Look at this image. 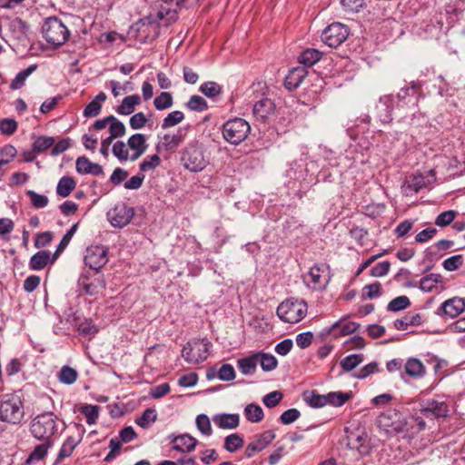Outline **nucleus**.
Segmentation results:
<instances>
[{"label": "nucleus", "instance_id": "obj_19", "mask_svg": "<svg viewBox=\"0 0 465 465\" xmlns=\"http://www.w3.org/2000/svg\"><path fill=\"white\" fill-rule=\"evenodd\" d=\"M465 310V301L462 298L454 297L445 301L439 308V314H444L450 318L459 316Z\"/></svg>", "mask_w": 465, "mask_h": 465}, {"label": "nucleus", "instance_id": "obj_25", "mask_svg": "<svg viewBox=\"0 0 465 465\" xmlns=\"http://www.w3.org/2000/svg\"><path fill=\"white\" fill-rule=\"evenodd\" d=\"M215 425L221 429H236L240 423V416L236 413H222L213 417Z\"/></svg>", "mask_w": 465, "mask_h": 465}, {"label": "nucleus", "instance_id": "obj_17", "mask_svg": "<svg viewBox=\"0 0 465 465\" xmlns=\"http://www.w3.org/2000/svg\"><path fill=\"white\" fill-rule=\"evenodd\" d=\"M358 328H360V324L354 322H347L342 323L341 321H338L334 322L331 327L324 328L321 331V335H333L334 338H338L340 336L351 334L355 332Z\"/></svg>", "mask_w": 465, "mask_h": 465}, {"label": "nucleus", "instance_id": "obj_20", "mask_svg": "<svg viewBox=\"0 0 465 465\" xmlns=\"http://www.w3.org/2000/svg\"><path fill=\"white\" fill-rule=\"evenodd\" d=\"M169 439H171L173 449L182 453L191 452L195 449L197 444V440L189 434H181L178 436L171 434Z\"/></svg>", "mask_w": 465, "mask_h": 465}, {"label": "nucleus", "instance_id": "obj_13", "mask_svg": "<svg viewBox=\"0 0 465 465\" xmlns=\"http://www.w3.org/2000/svg\"><path fill=\"white\" fill-rule=\"evenodd\" d=\"M420 411L424 417L429 419L444 418L448 415L449 406L440 399H430L422 401Z\"/></svg>", "mask_w": 465, "mask_h": 465}, {"label": "nucleus", "instance_id": "obj_53", "mask_svg": "<svg viewBox=\"0 0 465 465\" xmlns=\"http://www.w3.org/2000/svg\"><path fill=\"white\" fill-rule=\"evenodd\" d=\"M200 91L207 97L213 98L222 93V87L216 82H206L200 86Z\"/></svg>", "mask_w": 465, "mask_h": 465}, {"label": "nucleus", "instance_id": "obj_59", "mask_svg": "<svg viewBox=\"0 0 465 465\" xmlns=\"http://www.w3.org/2000/svg\"><path fill=\"white\" fill-rule=\"evenodd\" d=\"M381 295V284L379 282H376L371 284L366 285L362 289V298L363 299H373L380 297Z\"/></svg>", "mask_w": 465, "mask_h": 465}, {"label": "nucleus", "instance_id": "obj_35", "mask_svg": "<svg viewBox=\"0 0 465 465\" xmlns=\"http://www.w3.org/2000/svg\"><path fill=\"white\" fill-rule=\"evenodd\" d=\"M80 441L81 440H76L74 437L68 436L59 450L56 460L61 461L64 458L71 456L74 450L80 443Z\"/></svg>", "mask_w": 465, "mask_h": 465}, {"label": "nucleus", "instance_id": "obj_21", "mask_svg": "<svg viewBox=\"0 0 465 465\" xmlns=\"http://www.w3.org/2000/svg\"><path fill=\"white\" fill-rule=\"evenodd\" d=\"M308 71L304 66H297L292 68L284 80V86L290 91L295 90L302 83Z\"/></svg>", "mask_w": 465, "mask_h": 465}, {"label": "nucleus", "instance_id": "obj_39", "mask_svg": "<svg viewBox=\"0 0 465 465\" xmlns=\"http://www.w3.org/2000/svg\"><path fill=\"white\" fill-rule=\"evenodd\" d=\"M244 415L247 420L253 423L260 422L264 417L262 409L255 403H250L245 407Z\"/></svg>", "mask_w": 465, "mask_h": 465}, {"label": "nucleus", "instance_id": "obj_47", "mask_svg": "<svg viewBox=\"0 0 465 465\" xmlns=\"http://www.w3.org/2000/svg\"><path fill=\"white\" fill-rule=\"evenodd\" d=\"M77 377L76 370L67 365L61 368L58 375L59 381L67 385L73 384L77 380Z\"/></svg>", "mask_w": 465, "mask_h": 465}, {"label": "nucleus", "instance_id": "obj_3", "mask_svg": "<svg viewBox=\"0 0 465 465\" xmlns=\"http://www.w3.org/2000/svg\"><path fill=\"white\" fill-rule=\"evenodd\" d=\"M109 262V246L103 241L94 240L86 246L84 254V263L91 270L101 272Z\"/></svg>", "mask_w": 465, "mask_h": 465}, {"label": "nucleus", "instance_id": "obj_18", "mask_svg": "<svg viewBox=\"0 0 465 465\" xmlns=\"http://www.w3.org/2000/svg\"><path fill=\"white\" fill-rule=\"evenodd\" d=\"M397 99L398 109L408 108L415 112L418 106V94L414 85H412L411 88L401 89L397 95Z\"/></svg>", "mask_w": 465, "mask_h": 465}, {"label": "nucleus", "instance_id": "obj_15", "mask_svg": "<svg viewBox=\"0 0 465 465\" xmlns=\"http://www.w3.org/2000/svg\"><path fill=\"white\" fill-rule=\"evenodd\" d=\"M108 215L113 226L122 228L130 223L134 210L125 204H119L109 212Z\"/></svg>", "mask_w": 465, "mask_h": 465}, {"label": "nucleus", "instance_id": "obj_8", "mask_svg": "<svg viewBox=\"0 0 465 465\" xmlns=\"http://www.w3.org/2000/svg\"><path fill=\"white\" fill-rule=\"evenodd\" d=\"M211 347L212 343L207 339H194L183 345L182 356L186 362L198 364L207 359Z\"/></svg>", "mask_w": 465, "mask_h": 465}, {"label": "nucleus", "instance_id": "obj_23", "mask_svg": "<svg viewBox=\"0 0 465 465\" xmlns=\"http://www.w3.org/2000/svg\"><path fill=\"white\" fill-rule=\"evenodd\" d=\"M75 168L77 173L81 174L101 175L104 173L103 167L92 163L87 157L80 156L76 159Z\"/></svg>", "mask_w": 465, "mask_h": 465}, {"label": "nucleus", "instance_id": "obj_12", "mask_svg": "<svg viewBox=\"0 0 465 465\" xmlns=\"http://www.w3.org/2000/svg\"><path fill=\"white\" fill-rule=\"evenodd\" d=\"M350 30L347 25L341 23H332L322 34V42L331 48L341 45L349 36Z\"/></svg>", "mask_w": 465, "mask_h": 465}, {"label": "nucleus", "instance_id": "obj_6", "mask_svg": "<svg viewBox=\"0 0 465 465\" xmlns=\"http://www.w3.org/2000/svg\"><path fill=\"white\" fill-rule=\"evenodd\" d=\"M42 32L46 42L55 46L64 45L70 36L67 27L54 16L45 20Z\"/></svg>", "mask_w": 465, "mask_h": 465}, {"label": "nucleus", "instance_id": "obj_22", "mask_svg": "<svg viewBox=\"0 0 465 465\" xmlns=\"http://www.w3.org/2000/svg\"><path fill=\"white\" fill-rule=\"evenodd\" d=\"M127 145L134 151L131 154L130 160L136 161L141 155L144 153L147 149L146 137L143 134H134L131 135L127 141Z\"/></svg>", "mask_w": 465, "mask_h": 465}, {"label": "nucleus", "instance_id": "obj_31", "mask_svg": "<svg viewBox=\"0 0 465 465\" xmlns=\"http://www.w3.org/2000/svg\"><path fill=\"white\" fill-rule=\"evenodd\" d=\"M258 364L255 353L241 358L237 361V367L243 375H252L255 372Z\"/></svg>", "mask_w": 465, "mask_h": 465}, {"label": "nucleus", "instance_id": "obj_48", "mask_svg": "<svg viewBox=\"0 0 465 465\" xmlns=\"http://www.w3.org/2000/svg\"><path fill=\"white\" fill-rule=\"evenodd\" d=\"M173 103V96L168 92H163L153 100L154 107L159 111L166 110L172 107Z\"/></svg>", "mask_w": 465, "mask_h": 465}, {"label": "nucleus", "instance_id": "obj_2", "mask_svg": "<svg viewBox=\"0 0 465 465\" xmlns=\"http://www.w3.org/2000/svg\"><path fill=\"white\" fill-rule=\"evenodd\" d=\"M58 418L47 411L35 417L30 423V432L38 440H51L58 430Z\"/></svg>", "mask_w": 465, "mask_h": 465}, {"label": "nucleus", "instance_id": "obj_14", "mask_svg": "<svg viewBox=\"0 0 465 465\" xmlns=\"http://www.w3.org/2000/svg\"><path fill=\"white\" fill-rule=\"evenodd\" d=\"M184 137L185 134L181 129L174 134H165L156 144V151L173 153L183 143Z\"/></svg>", "mask_w": 465, "mask_h": 465}, {"label": "nucleus", "instance_id": "obj_44", "mask_svg": "<svg viewBox=\"0 0 465 465\" xmlns=\"http://www.w3.org/2000/svg\"><path fill=\"white\" fill-rule=\"evenodd\" d=\"M363 359L364 357L362 354H351L342 359L340 364L341 369L348 372L360 365L363 361Z\"/></svg>", "mask_w": 465, "mask_h": 465}, {"label": "nucleus", "instance_id": "obj_42", "mask_svg": "<svg viewBox=\"0 0 465 465\" xmlns=\"http://www.w3.org/2000/svg\"><path fill=\"white\" fill-rule=\"evenodd\" d=\"M442 282L440 274L430 273L423 276L420 281V288L423 292H430L436 287V284Z\"/></svg>", "mask_w": 465, "mask_h": 465}, {"label": "nucleus", "instance_id": "obj_28", "mask_svg": "<svg viewBox=\"0 0 465 465\" xmlns=\"http://www.w3.org/2000/svg\"><path fill=\"white\" fill-rule=\"evenodd\" d=\"M53 257L51 258V254L47 251H40L35 253L30 261L29 267L32 270L39 271L44 269L49 262H54Z\"/></svg>", "mask_w": 465, "mask_h": 465}, {"label": "nucleus", "instance_id": "obj_27", "mask_svg": "<svg viewBox=\"0 0 465 465\" xmlns=\"http://www.w3.org/2000/svg\"><path fill=\"white\" fill-rule=\"evenodd\" d=\"M106 98V94L104 92H100L95 98L85 106L83 112L84 116L86 118L97 116L101 112L102 104Z\"/></svg>", "mask_w": 465, "mask_h": 465}, {"label": "nucleus", "instance_id": "obj_34", "mask_svg": "<svg viewBox=\"0 0 465 465\" xmlns=\"http://www.w3.org/2000/svg\"><path fill=\"white\" fill-rule=\"evenodd\" d=\"M37 69L36 64H32L28 66L27 68L22 70L19 72L16 76L12 80L10 84V89L12 90H18L22 88L25 84V80L29 75H31L35 70Z\"/></svg>", "mask_w": 465, "mask_h": 465}, {"label": "nucleus", "instance_id": "obj_32", "mask_svg": "<svg viewBox=\"0 0 465 465\" xmlns=\"http://www.w3.org/2000/svg\"><path fill=\"white\" fill-rule=\"evenodd\" d=\"M322 53L317 49L309 48L304 50L299 56V62L307 67L312 66L322 58Z\"/></svg>", "mask_w": 465, "mask_h": 465}, {"label": "nucleus", "instance_id": "obj_10", "mask_svg": "<svg viewBox=\"0 0 465 465\" xmlns=\"http://www.w3.org/2000/svg\"><path fill=\"white\" fill-rule=\"evenodd\" d=\"M105 280L104 274L99 271L94 272L82 273L78 279V287L87 295L96 296L105 289Z\"/></svg>", "mask_w": 465, "mask_h": 465}, {"label": "nucleus", "instance_id": "obj_1", "mask_svg": "<svg viewBox=\"0 0 465 465\" xmlns=\"http://www.w3.org/2000/svg\"><path fill=\"white\" fill-rule=\"evenodd\" d=\"M25 418L24 402L16 393L5 394L0 400V420L18 425Z\"/></svg>", "mask_w": 465, "mask_h": 465}, {"label": "nucleus", "instance_id": "obj_58", "mask_svg": "<svg viewBox=\"0 0 465 465\" xmlns=\"http://www.w3.org/2000/svg\"><path fill=\"white\" fill-rule=\"evenodd\" d=\"M112 152L114 155L121 162L127 161L131 156L129 155V151L126 148V144L122 141H118L113 145Z\"/></svg>", "mask_w": 465, "mask_h": 465}, {"label": "nucleus", "instance_id": "obj_62", "mask_svg": "<svg viewBox=\"0 0 465 465\" xmlns=\"http://www.w3.org/2000/svg\"><path fill=\"white\" fill-rule=\"evenodd\" d=\"M217 377L221 381H230L235 378V371L232 364L224 363L218 371Z\"/></svg>", "mask_w": 465, "mask_h": 465}, {"label": "nucleus", "instance_id": "obj_40", "mask_svg": "<svg viewBox=\"0 0 465 465\" xmlns=\"http://www.w3.org/2000/svg\"><path fill=\"white\" fill-rule=\"evenodd\" d=\"M42 441L43 443L36 445L33 451L30 453L27 459V462L39 461L47 455L48 449L52 446V440Z\"/></svg>", "mask_w": 465, "mask_h": 465}, {"label": "nucleus", "instance_id": "obj_45", "mask_svg": "<svg viewBox=\"0 0 465 465\" xmlns=\"http://www.w3.org/2000/svg\"><path fill=\"white\" fill-rule=\"evenodd\" d=\"M243 446V438L237 434L232 433L224 439V449L229 452H235Z\"/></svg>", "mask_w": 465, "mask_h": 465}, {"label": "nucleus", "instance_id": "obj_51", "mask_svg": "<svg viewBox=\"0 0 465 465\" xmlns=\"http://www.w3.org/2000/svg\"><path fill=\"white\" fill-rule=\"evenodd\" d=\"M81 413H83L86 418V422L89 425L94 424L99 415V406L97 405H90L85 404L80 409Z\"/></svg>", "mask_w": 465, "mask_h": 465}, {"label": "nucleus", "instance_id": "obj_30", "mask_svg": "<svg viewBox=\"0 0 465 465\" xmlns=\"http://www.w3.org/2000/svg\"><path fill=\"white\" fill-rule=\"evenodd\" d=\"M141 104L138 94H132L124 97L122 104L117 107L116 112L122 115H129L134 112L135 106Z\"/></svg>", "mask_w": 465, "mask_h": 465}, {"label": "nucleus", "instance_id": "obj_43", "mask_svg": "<svg viewBox=\"0 0 465 465\" xmlns=\"http://www.w3.org/2000/svg\"><path fill=\"white\" fill-rule=\"evenodd\" d=\"M108 119L110 120V126H109V132L110 136L112 140L122 137L125 134V126L124 124L119 121L116 117L114 115H109Z\"/></svg>", "mask_w": 465, "mask_h": 465}, {"label": "nucleus", "instance_id": "obj_46", "mask_svg": "<svg viewBox=\"0 0 465 465\" xmlns=\"http://www.w3.org/2000/svg\"><path fill=\"white\" fill-rule=\"evenodd\" d=\"M77 331L81 336L90 340L98 332V328L92 320H85L79 324Z\"/></svg>", "mask_w": 465, "mask_h": 465}, {"label": "nucleus", "instance_id": "obj_11", "mask_svg": "<svg viewBox=\"0 0 465 465\" xmlns=\"http://www.w3.org/2000/svg\"><path fill=\"white\" fill-rule=\"evenodd\" d=\"M347 446L356 450L361 456H367L371 451V445L367 432L361 428L347 430Z\"/></svg>", "mask_w": 465, "mask_h": 465}, {"label": "nucleus", "instance_id": "obj_60", "mask_svg": "<svg viewBox=\"0 0 465 465\" xmlns=\"http://www.w3.org/2000/svg\"><path fill=\"white\" fill-rule=\"evenodd\" d=\"M187 107L192 111L203 112L208 108L207 102L200 95H193L187 102Z\"/></svg>", "mask_w": 465, "mask_h": 465}, {"label": "nucleus", "instance_id": "obj_41", "mask_svg": "<svg viewBox=\"0 0 465 465\" xmlns=\"http://www.w3.org/2000/svg\"><path fill=\"white\" fill-rule=\"evenodd\" d=\"M405 371L411 377H420L425 373V367L420 360L411 358L405 363Z\"/></svg>", "mask_w": 465, "mask_h": 465}, {"label": "nucleus", "instance_id": "obj_4", "mask_svg": "<svg viewBox=\"0 0 465 465\" xmlns=\"http://www.w3.org/2000/svg\"><path fill=\"white\" fill-rule=\"evenodd\" d=\"M251 132V126L242 118L235 117L225 122L222 133L224 140L231 144L237 145L243 142Z\"/></svg>", "mask_w": 465, "mask_h": 465}, {"label": "nucleus", "instance_id": "obj_5", "mask_svg": "<svg viewBox=\"0 0 465 465\" xmlns=\"http://www.w3.org/2000/svg\"><path fill=\"white\" fill-rule=\"evenodd\" d=\"M278 317L287 323L301 322L307 313V303L303 301L288 299L277 307Z\"/></svg>", "mask_w": 465, "mask_h": 465}, {"label": "nucleus", "instance_id": "obj_24", "mask_svg": "<svg viewBox=\"0 0 465 465\" xmlns=\"http://www.w3.org/2000/svg\"><path fill=\"white\" fill-rule=\"evenodd\" d=\"M326 270V264H314L309 271L307 282L312 288H322L325 286L326 282L323 274Z\"/></svg>", "mask_w": 465, "mask_h": 465}, {"label": "nucleus", "instance_id": "obj_50", "mask_svg": "<svg viewBox=\"0 0 465 465\" xmlns=\"http://www.w3.org/2000/svg\"><path fill=\"white\" fill-rule=\"evenodd\" d=\"M54 139L50 136H39L33 143L32 148L36 153H41L52 147Z\"/></svg>", "mask_w": 465, "mask_h": 465}, {"label": "nucleus", "instance_id": "obj_49", "mask_svg": "<svg viewBox=\"0 0 465 465\" xmlns=\"http://www.w3.org/2000/svg\"><path fill=\"white\" fill-rule=\"evenodd\" d=\"M184 119V114L182 111H173L168 114L163 120L162 128L168 129L175 126Z\"/></svg>", "mask_w": 465, "mask_h": 465}, {"label": "nucleus", "instance_id": "obj_63", "mask_svg": "<svg viewBox=\"0 0 465 465\" xmlns=\"http://www.w3.org/2000/svg\"><path fill=\"white\" fill-rule=\"evenodd\" d=\"M282 393L278 391H272L262 398V402L267 408L276 407L282 400Z\"/></svg>", "mask_w": 465, "mask_h": 465}, {"label": "nucleus", "instance_id": "obj_52", "mask_svg": "<svg viewBox=\"0 0 465 465\" xmlns=\"http://www.w3.org/2000/svg\"><path fill=\"white\" fill-rule=\"evenodd\" d=\"M410 305V299L403 295L391 300L387 305V310L389 312H400L408 308Z\"/></svg>", "mask_w": 465, "mask_h": 465}, {"label": "nucleus", "instance_id": "obj_54", "mask_svg": "<svg viewBox=\"0 0 465 465\" xmlns=\"http://www.w3.org/2000/svg\"><path fill=\"white\" fill-rule=\"evenodd\" d=\"M274 438L275 433L272 430H265L262 433L256 435L253 442L261 450H262L274 440Z\"/></svg>", "mask_w": 465, "mask_h": 465}, {"label": "nucleus", "instance_id": "obj_57", "mask_svg": "<svg viewBox=\"0 0 465 465\" xmlns=\"http://www.w3.org/2000/svg\"><path fill=\"white\" fill-rule=\"evenodd\" d=\"M196 427L204 435L210 436L213 433L210 419L205 414H199L196 417Z\"/></svg>", "mask_w": 465, "mask_h": 465}, {"label": "nucleus", "instance_id": "obj_55", "mask_svg": "<svg viewBox=\"0 0 465 465\" xmlns=\"http://www.w3.org/2000/svg\"><path fill=\"white\" fill-rule=\"evenodd\" d=\"M157 419L156 411L154 409H146L140 418L136 420V423L141 428L146 429L151 422Z\"/></svg>", "mask_w": 465, "mask_h": 465}, {"label": "nucleus", "instance_id": "obj_61", "mask_svg": "<svg viewBox=\"0 0 465 465\" xmlns=\"http://www.w3.org/2000/svg\"><path fill=\"white\" fill-rule=\"evenodd\" d=\"M161 163V160L158 154H153L147 156L141 163L140 170L142 172H148L155 169Z\"/></svg>", "mask_w": 465, "mask_h": 465}, {"label": "nucleus", "instance_id": "obj_29", "mask_svg": "<svg viewBox=\"0 0 465 465\" xmlns=\"http://www.w3.org/2000/svg\"><path fill=\"white\" fill-rule=\"evenodd\" d=\"M423 322L422 315L420 313H408L401 319L394 322V327L399 331H405L409 326H419Z\"/></svg>", "mask_w": 465, "mask_h": 465}, {"label": "nucleus", "instance_id": "obj_36", "mask_svg": "<svg viewBox=\"0 0 465 465\" xmlns=\"http://www.w3.org/2000/svg\"><path fill=\"white\" fill-rule=\"evenodd\" d=\"M352 397L351 392L332 391L326 394L327 404L341 407Z\"/></svg>", "mask_w": 465, "mask_h": 465}, {"label": "nucleus", "instance_id": "obj_26", "mask_svg": "<svg viewBox=\"0 0 465 465\" xmlns=\"http://www.w3.org/2000/svg\"><path fill=\"white\" fill-rule=\"evenodd\" d=\"M393 98L391 96H383L380 99L379 104L376 106L377 114L381 123H390L392 120L391 117V104Z\"/></svg>", "mask_w": 465, "mask_h": 465}, {"label": "nucleus", "instance_id": "obj_16", "mask_svg": "<svg viewBox=\"0 0 465 465\" xmlns=\"http://www.w3.org/2000/svg\"><path fill=\"white\" fill-rule=\"evenodd\" d=\"M275 113V104L272 99L263 97L253 104L252 114L262 123L267 122Z\"/></svg>", "mask_w": 465, "mask_h": 465}, {"label": "nucleus", "instance_id": "obj_56", "mask_svg": "<svg viewBox=\"0 0 465 465\" xmlns=\"http://www.w3.org/2000/svg\"><path fill=\"white\" fill-rule=\"evenodd\" d=\"M457 214L458 213L453 210L445 211L437 216L435 224L441 228L446 227L455 220Z\"/></svg>", "mask_w": 465, "mask_h": 465}, {"label": "nucleus", "instance_id": "obj_38", "mask_svg": "<svg viewBox=\"0 0 465 465\" xmlns=\"http://www.w3.org/2000/svg\"><path fill=\"white\" fill-rule=\"evenodd\" d=\"M303 399L312 408H322L327 405L326 395L319 394L315 391L304 392Z\"/></svg>", "mask_w": 465, "mask_h": 465}, {"label": "nucleus", "instance_id": "obj_37", "mask_svg": "<svg viewBox=\"0 0 465 465\" xmlns=\"http://www.w3.org/2000/svg\"><path fill=\"white\" fill-rule=\"evenodd\" d=\"M255 356L264 371H271L278 365V361L272 354L259 351L255 353Z\"/></svg>", "mask_w": 465, "mask_h": 465}, {"label": "nucleus", "instance_id": "obj_7", "mask_svg": "<svg viewBox=\"0 0 465 465\" xmlns=\"http://www.w3.org/2000/svg\"><path fill=\"white\" fill-rule=\"evenodd\" d=\"M378 426L386 433L394 435L408 430V424L401 412L389 409L377 418Z\"/></svg>", "mask_w": 465, "mask_h": 465}, {"label": "nucleus", "instance_id": "obj_33", "mask_svg": "<svg viewBox=\"0 0 465 465\" xmlns=\"http://www.w3.org/2000/svg\"><path fill=\"white\" fill-rule=\"evenodd\" d=\"M76 182L70 176H63L56 186V193L61 197H67L74 190Z\"/></svg>", "mask_w": 465, "mask_h": 465}, {"label": "nucleus", "instance_id": "obj_9", "mask_svg": "<svg viewBox=\"0 0 465 465\" xmlns=\"http://www.w3.org/2000/svg\"><path fill=\"white\" fill-rule=\"evenodd\" d=\"M183 166L191 172H200L206 166V160L202 148L195 143H189L181 155Z\"/></svg>", "mask_w": 465, "mask_h": 465}, {"label": "nucleus", "instance_id": "obj_64", "mask_svg": "<svg viewBox=\"0 0 465 465\" xmlns=\"http://www.w3.org/2000/svg\"><path fill=\"white\" fill-rule=\"evenodd\" d=\"M427 186L426 178L422 174H415L413 175L407 183V188L419 192L422 188Z\"/></svg>", "mask_w": 465, "mask_h": 465}]
</instances>
